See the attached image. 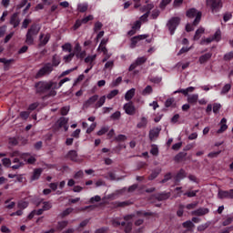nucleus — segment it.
<instances>
[{"label": "nucleus", "instance_id": "1a4fd4ad", "mask_svg": "<svg viewBox=\"0 0 233 233\" xmlns=\"http://www.w3.org/2000/svg\"><path fill=\"white\" fill-rule=\"evenodd\" d=\"M147 37H148V35H138L137 36H133L131 38L130 47L136 48V46L137 45V43H139V41H143V39H147Z\"/></svg>", "mask_w": 233, "mask_h": 233}, {"label": "nucleus", "instance_id": "2eb2a0df", "mask_svg": "<svg viewBox=\"0 0 233 233\" xmlns=\"http://www.w3.org/2000/svg\"><path fill=\"white\" fill-rule=\"evenodd\" d=\"M98 99H99L98 95L92 96L86 102H84L83 107L88 108L89 106H91V105H94Z\"/></svg>", "mask_w": 233, "mask_h": 233}, {"label": "nucleus", "instance_id": "774afa93", "mask_svg": "<svg viewBox=\"0 0 233 233\" xmlns=\"http://www.w3.org/2000/svg\"><path fill=\"white\" fill-rule=\"evenodd\" d=\"M132 222H127L125 226V232L126 233H130L132 232Z\"/></svg>", "mask_w": 233, "mask_h": 233}, {"label": "nucleus", "instance_id": "f03ea898", "mask_svg": "<svg viewBox=\"0 0 233 233\" xmlns=\"http://www.w3.org/2000/svg\"><path fill=\"white\" fill-rule=\"evenodd\" d=\"M186 15L188 17V19H194L193 25L198 26L199 23L201 22V16L203 15V13L201 11H198L196 8H190L186 12Z\"/></svg>", "mask_w": 233, "mask_h": 233}, {"label": "nucleus", "instance_id": "c9c22d12", "mask_svg": "<svg viewBox=\"0 0 233 233\" xmlns=\"http://www.w3.org/2000/svg\"><path fill=\"white\" fill-rule=\"evenodd\" d=\"M154 92L152 86H147L142 91V96H150Z\"/></svg>", "mask_w": 233, "mask_h": 233}, {"label": "nucleus", "instance_id": "864d4df0", "mask_svg": "<svg viewBox=\"0 0 233 233\" xmlns=\"http://www.w3.org/2000/svg\"><path fill=\"white\" fill-rule=\"evenodd\" d=\"M117 94H119V90L117 89H115V90H112L107 96V99H114V97H116V96H117Z\"/></svg>", "mask_w": 233, "mask_h": 233}, {"label": "nucleus", "instance_id": "39448f33", "mask_svg": "<svg viewBox=\"0 0 233 233\" xmlns=\"http://www.w3.org/2000/svg\"><path fill=\"white\" fill-rule=\"evenodd\" d=\"M55 130H61L64 128L65 132L68 131V118L61 116L54 126Z\"/></svg>", "mask_w": 233, "mask_h": 233}, {"label": "nucleus", "instance_id": "cd10ccee", "mask_svg": "<svg viewBox=\"0 0 233 233\" xmlns=\"http://www.w3.org/2000/svg\"><path fill=\"white\" fill-rule=\"evenodd\" d=\"M220 128L218 130V134H223L227 128H228V126H227V118H222L220 121Z\"/></svg>", "mask_w": 233, "mask_h": 233}, {"label": "nucleus", "instance_id": "69168bd1", "mask_svg": "<svg viewBox=\"0 0 233 233\" xmlns=\"http://www.w3.org/2000/svg\"><path fill=\"white\" fill-rule=\"evenodd\" d=\"M109 128L108 127H102L98 132H97V136H105V134H106V132H108Z\"/></svg>", "mask_w": 233, "mask_h": 233}, {"label": "nucleus", "instance_id": "dca6fc26", "mask_svg": "<svg viewBox=\"0 0 233 233\" xmlns=\"http://www.w3.org/2000/svg\"><path fill=\"white\" fill-rule=\"evenodd\" d=\"M59 65H61V57L57 55H54L52 56V60L50 62V66L51 67L54 68H57V66H59Z\"/></svg>", "mask_w": 233, "mask_h": 233}, {"label": "nucleus", "instance_id": "bf43d9fd", "mask_svg": "<svg viewBox=\"0 0 233 233\" xmlns=\"http://www.w3.org/2000/svg\"><path fill=\"white\" fill-rule=\"evenodd\" d=\"M198 202L196 201V202L187 204V206H185V208H187V210H194V208H196V207H198Z\"/></svg>", "mask_w": 233, "mask_h": 233}, {"label": "nucleus", "instance_id": "0eeeda50", "mask_svg": "<svg viewBox=\"0 0 233 233\" xmlns=\"http://www.w3.org/2000/svg\"><path fill=\"white\" fill-rule=\"evenodd\" d=\"M218 199H233V189H219L218 193Z\"/></svg>", "mask_w": 233, "mask_h": 233}, {"label": "nucleus", "instance_id": "f257e3e1", "mask_svg": "<svg viewBox=\"0 0 233 233\" xmlns=\"http://www.w3.org/2000/svg\"><path fill=\"white\" fill-rule=\"evenodd\" d=\"M52 86H54V82L39 81L35 85L36 94L43 96V94L48 93L46 97H54V96H57V92L52 89Z\"/></svg>", "mask_w": 233, "mask_h": 233}, {"label": "nucleus", "instance_id": "6e6552de", "mask_svg": "<svg viewBox=\"0 0 233 233\" xmlns=\"http://www.w3.org/2000/svg\"><path fill=\"white\" fill-rule=\"evenodd\" d=\"M126 114H127V116H134L136 114V106H134V103L129 102V103H126L123 106Z\"/></svg>", "mask_w": 233, "mask_h": 233}, {"label": "nucleus", "instance_id": "6e6d98bb", "mask_svg": "<svg viewBox=\"0 0 233 233\" xmlns=\"http://www.w3.org/2000/svg\"><path fill=\"white\" fill-rule=\"evenodd\" d=\"M223 59H224V61H232V59H233V51H230V52L225 54Z\"/></svg>", "mask_w": 233, "mask_h": 233}, {"label": "nucleus", "instance_id": "6ab92c4d", "mask_svg": "<svg viewBox=\"0 0 233 233\" xmlns=\"http://www.w3.org/2000/svg\"><path fill=\"white\" fill-rule=\"evenodd\" d=\"M40 31L41 27L37 24H33L27 30V34H31V35H37Z\"/></svg>", "mask_w": 233, "mask_h": 233}, {"label": "nucleus", "instance_id": "7c9ffc66", "mask_svg": "<svg viewBox=\"0 0 233 233\" xmlns=\"http://www.w3.org/2000/svg\"><path fill=\"white\" fill-rule=\"evenodd\" d=\"M40 203H43V208L42 209H44V211H46V210H50V208H52V204L50 203V201H43V199L41 201H39L37 204H36V207H39Z\"/></svg>", "mask_w": 233, "mask_h": 233}, {"label": "nucleus", "instance_id": "c03bdc74", "mask_svg": "<svg viewBox=\"0 0 233 233\" xmlns=\"http://www.w3.org/2000/svg\"><path fill=\"white\" fill-rule=\"evenodd\" d=\"M74 57H76V53L71 52L67 56H64V61L65 63H70V61H72Z\"/></svg>", "mask_w": 233, "mask_h": 233}, {"label": "nucleus", "instance_id": "a18cd8bd", "mask_svg": "<svg viewBox=\"0 0 233 233\" xmlns=\"http://www.w3.org/2000/svg\"><path fill=\"white\" fill-rule=\"evenodd\" d=\"M110 119H112L113 121H119V119H121V112L116 111V112L113 113L110 116Z\"/></svg>", "mask_w": 233, "mask_h": 233}, {"label": "nucleus", "instance_id": "680f3d73", "mask_svg": "<svg viewBox=\"0 0 233 233\" xmlns=\"http://www.w3.org/2000/svg\"><path fill=\"white\" fill-rule=\"evenodd\" d=\"M20 117L25 120L28 119V117H30V112L28 111L20 112Z\"/></svg>", "mask_w": 233, "mask_h": 233}, {"label": "nucleus", "instance_id": "052dcab7", "mask_svg": "<svg viewBox=\"0 0 233 233\" xmlns=\"http://www.w3.org/2000/svg\"><path fill=\"white\" fill-rule=\"evenodd\" d=\"M68 112H70V107H68V106H63V107L60 109V114H61V116H67V115H68Z\"/></svg>", "mask_w": 233, "mask_h": 233}, {"label": "nucleus", "instance_id": "5fc2aeb1", "mask_svg": "<svg viewBox=\"0 0 233 233\" xmlns=\"http://www.w3.org/2000/svg\"><path fill=\"white\" fill-rule=\"evenodd\" d=\"M76 59H85L86 57V51H81L80 53H75Z\"/></svg>", "mask_w": 233, "mask_h": 233}, {"label": "nucleus", "instance_id": "aec40b11", "mask_svg": "<svg viewBox=\"0 0 233 233\" xmlns=\"http://www.w3.org/2000/svg\"><path fill=\"white\" fill-rule=\"evenodd\" d=\"M77 151L76 150H69L66 156L67 159H70V161H73L74 163H77Z\"/></svg>", "mask_w": 233, "mask_h": 233}, {"label": "nucleus", "instance_id": "4468645a", "mask_svg": "<svg viewBox=\"0 0 233 233\" xmlns=\"http://www.w3.org/2000/svg\"><path fill=\"white\" fill-rule=\"evenodd\" d=\"M0 63H3L5 72H8V70H10V66L12 65V63H15V59L14 58L6 59L4 57V58H0Z\"/></svg>", "mask_w": 233, "mask_h": 233}, {"label": "nucleus", "instance_id": "79ce46f5", "mask_svg": "<svg viewBox=\"0 0 233 233\" xmlns=\"http://www.w3.org/2000/svg\"><path fill=\"white\" fill-rule=\"evenodd\" d=\"M135 63L137 66H141V65H145V63H147V56L137 57Z\"/></svg>", "mask_w": 233, "mask_h": 233}, {"label": "nucleus", "instance_id": "de8ad7c7", "mask_svg": "<svg viewBox=\"0 0 233 233\" xmlns=\"http://www.w3.org/2000/svg\"><path fill=\"white\" fill-rule=\"evenodd\" d=\"M122 81H123V77L118 76L116 80H114L111 83V87L115 88V86H119V85H121Z\"/></svg>", "mask_w": 233, "mask_h": 233}, {"label": "nucleus", "instance_id": "49530a36", "mask_svg": "<svg viewBox=\"0 0 233 233\" xmlns=\"http://www.w3.org/2000/svg\"><path fill=\"white\" fill-rule=\"evenodd\" d=\"M72 212H74V208H67L66 210H64L60 216L61 218H66V216H70V214H72Z\"/></svg>", "mask_w": 233, "mask_h": 233}, {"label": "nucleus", "instance_id": "4d7b16f0", "mask_svg": "<svg viewBox=\"0 0 233 233\" xmlns=\"http://www.w3.org/2000/svg\"><path fill=\"white\" fill-rule=\"evenodd\" d=\"M96 57H97L96 55L88 56L85 58V63H94L96 61Z\"/></svg>", "mask_w": 233, "mask_h": 233}, {"label": "nucleus", "instance_id": "b1692460", "mask_svg": "<svg viewBox=\"0 0 233 233\" xmlns=\"http://www.w3.org/2000/svg\"><path fill=\"white\" fill-rule=\"evenodd\" d=\"M39 39H40V46H46V45L48 44V41H50V34L46 35V36L44 34H41L39 36Z\"/></svg>", "mask_w": 233, "mask_h": 233}, {"label": "nucleus", "instance_id": "f8f14e48", "mask_svg": "<svg viewBox=\"0 0 233 233\" xmlns=\"http://www.w3.org/2000/svg\"><path fill=\"white\" fill-rule=\"evenodd\" d=\"M161 133V127H154L149 131V139L150 141H156L157 137H159V134Z\"/></svg>", "mask_w": 233, "mask_h": 233}, {"label": "nucleus", "instance_id": "e433bc0d", "mask_svg": "<svg viewBox=\"0 0 233 233\" xmlns=\"http://www.w3.org/2000/svg\"><path fill=\"white\" fill-rule=\"evenodd\" d=\"M148 124V120L147 117L143 116L140 120V122L137 125V128H145L147 125Z\"/></svg>", "mask_w": 233, "mask_h": 233}, {"label": "nucleus", "instance_id": "9b49d317", "mask_svg": "<svg viewBox=\"0 0 233 233\" xmlns=\"http://www.w3.org/2000/svg\"><path fill=\"white\" fill-rule=\"evenodd\" d=\"M20 24L21 19H19V13H14L10 18V25H12L14 28H17Z\"/></svg>", "mask_w": 233, "mask_h": 233}, {"label": "nucleus", "instance_id": "a211bd4d", "mask_svg": "<svg viewBox=\"0 0 233 233\" xmlns=\"http://www.w3.org/2000/svg\"><path fill=\"white\" fill-rule=\"evenodd\" d=\"M185 177H187V171L181 168L174 177L175 183H179V181H181V179H185Z\"/></svg>", "mask_w": 233, "mask_h": 233}, {"label": "nucleus", "instance_id": "338daca9", "mask_svg": "<svg viewBox=\"0 0 233 233\" xmlns=\"http://www.w3.org/2000/svg\"><path fill=\"white\" fill-rule=\"evenodd\" d=\"M221 110V104L215 103L213 105V112L214 114H218Z\"/></svg>", "mask_w": 233, "mask_h": 233}, {"label": "nucleus", "instance_id": "72a5a7b5", "mask_svg": "<svg viewBox=\"0 0 233 233\" xmlns=\"http://www.w3.org/2000/svg\"><path fill=\"white\" fill-rule=\"evenodd\" d=\"M25 43L26 45H29V46L34 45V35H31L30 33H26Z\"/></svg>", "mask_w": 233, "mask_h": 233}, {"label": "nucleus", "instance_id": "09e8293b", "mask_svg": "<svg viewBox=\"0 0 233 233\" xmlns=\"http://www.w3.org/2000/svg\"><path fill=\"white\" fill-rule=\"evenodd\" d=\"M62 50L64 52H69L72 53V44L70 43H66L62 46Z\"/></svg>", "mask_w": 233, "mask_h": 233}, {"label": "nucleus", "instance_id": "58836bf2", "mask_svg": "<svg viewBox=\"0 0 233 233\" xmlns=\"http://www.w3.org/2000/svg\"><path fill=\"white\" fill-rule=\"evenodd\" d=\"M183 214H185V205L179 204L178 209L177 211V218H183Z\"/></svg>", "mask_w": 233, "mask_h": 233}, {"label": "nucleus", "instance_id": "9d476101", "mask_svg": "<svg viewBox=\"0 0 233 233\" xmlns=\"http://www.w3.org/2000/svg\"><path fill=\"white\" fill-rule=\"evenodd\" d=\"M183 228H186L182 233H193L194 232V223L191 220H187L182 224Z\"/></svg>", "mask_w": 233, "mask_h": 233}, {"label": "nucleus", "instance_id": "423d86ee", "mask_svg": "<svg viewBox=\"0 0 233 233\" xmlns=\"http://www.w3.org/2000/svg\"><path fill=\"white\" fill-rule=\"evenodd\" d=\"M208 6H210L211 11L219 12V8H223V2L221 0H207Z\"/></svg>", "mask_w": 233, "mask_h": 233}, {"label": "nucleus", "instance_id": "f704fd0d", "mask_svg": "<svg viewBox=\"0 0 233 233\" xmlns=\"http://www.w3.org/2000/svg\"><path fill=\"white\" fill-rule=\"evenodd\" d=\"M106 101V96H101L98 101L96 103V108H101V106H103V105H105Z\"/></svg>", "mask_w": 233, "mask_h": 233}, {"label": "nucleus", "instance_id": "13d9d810", "mask_svg": "<svg viewBox=\"0 0 233 233\" xmlns=\"http://www.w3.org/2000/svg\"><path fill=\"white\" fill-rule=\"evenodd\" d=\"M230 19H232V13H230V12L225 13L223 15L224 23H228V21H230Z\"/></svg>", "mask_w": 233, "mask_h": 233}, {"label": "nucleus", "instance_id": "7ed1b4c3", "mask_svg": "<svg viewBox=\"0 0 233 233\" xmlns=\"http://www.w3.org/2000/svg\"><path fill=\"white\" fill-rule=\"evenodd\" d=\"M181 23V18L179 16L171 17L167 24V26L170 32V35H174L176 34V30L179 26Z\"/></svg>", "mask_w": 233, "mask_h": 233}, {"label": "nucleus", "instance_id": "c85d7f7f", "mask_svg": "<svg viewBox=\"0 0 233 233\" xmlns=\"http://www.w3.org/2000/svg\"><path fill=\"white\" fill-rule=\"evenodd\" d=\"M66 227H68L67 220L58 221L56 226V230H58V232H61L64 228H66Z\"/></svg>", "mask_w": 233, "mask_h": 233}, {"label": "nucleus", "instance_id": "20e7f679", "mask_svg": "<svg viewBox=\"0 0 233 233\" xmlns=\"http://www.w3.org/2000/svg\"><path fill=\"white\" fill-rule=\"evenodd\" d=\"M51 72H54V68H52L50 62H47L38 70L35 75V78L39 79L41 77H45V76H50Z\"/></svg>", "mask_w": 233, "mask_h": 233}, {"label": "nucleus", "instance_id": "ddd939ff", "mask_svg": "<svg viewBox=\"0 0 233 233\" xmlns=\"http://www.w3.org/2000/svg\"><path fill=\"white\" fill-rule=\"evenodd\" d=\"M208 212H210V209H208V208H199L196 210H193L191 212V216H198V217L207 216Z\"/></svg>", "mask_w": 233, "mask_h": 233}, {"label": "nucleus", "instance_id": "4be33fe9", "mask_svg": "<svg viewBox=\"0 0 233 233\" xmlns=\"http://www.w3.org/2000/svg\"><path fill=\"white\" fill-rule=\"evenodd\" d=\"M211 57H212V53H206L199 56L198 62L200 63V65H205V63H207V61L211 59Z\"/></svg>", "mask_w": 233, "mask_h": 233}, {"label": "nucleus", "instance_id": "473e14b6", "mask_svg": "<svg viewBox=\"0 0 233 233\" xmlns=\"http://www.w3.org/2000/svg\"><path fill=\"white\" fill-rule=\"evenodd\" d=\"M159 174H161V169L153 170L152 173L148 177L149 181H153V179H156V177H157V176H159Z\"/></svg>", "mask_w": 233, "mask_h": 233}, {"label": "nucleus", "instance_id": "a19ab883", "mask_svg": "<svg viewBox=\"0 0 233 233\" xmlns=\"http://www.w3.org/2000/svg\"><path fill=\"white\" fill-rule=\"evenodd\" d=\"M205 33V29L203 27L198 28L194 35V41H198L199 37H201V34Z\"/></svg>", "mask_w": 233, "mask_h": 233}, {"label": "nucleus", "instance_id": "412c9836", "mask_svg": "<svg viewBox=\"0 0 233 233\" xmlns=\"http://www.w3.org/2000/svg\"><path fill=\"white\" fill-rule=\"evenodd\" d=\"M41 174H43V168L34 169L33 175L31 177V181H37V179L41 177Z\"/></svg>", "mask_w": 233, "mask_h": 233}, {"label": "nucleus", "instance_id": "37998d69", "mask_svg": "<svg viewBox=\"0 0 233 233\" xmlns=\"http://www.w3.org/2000/svg\"><path fill=\"white\" fill-rule=\"evenodd\" d=\"M137 216L139 218H148V216H154V213L147 211H137Z\"/></svg>", "mask_w": 233, "mask_h": 233}, {"label": "nucleus", "instance_id": "4c0bfd02", "mask_svg": "<svg viewBox=\"0 0 233 233\" xmlns=\"http://www.w3.org/2000/svg\"><path fill=\"white\" fill-rule=\"evenodd\" d=\"M77 10L81 14H85V12H86V10H88V4H79L77 5Z\"/></svg>", "mask_w": 233, "mask_h": 233}, {"label": "nucleus", "instance_id": "393cba45", "mask_svg": "<svg viewBox=\"0 0 233 233\" xmlns=\"http://www.w3.org/2000/svg\"><path fill=\"white\" fill-rule=\"evenodd\" d=\"M198 100H199L198 94H193L187 96V103L189 105H196V103H198Z\"/></svg>", "mask_w": 233, "mask_h": 233}, {"label": "nucleus", "instance_id": "8fccbe9b", "mask_svg": "<svg viewBox=\"0 0 233 233\" xmlns=\"http://www.w3.org/2000/svg\"><path fill=\"white\" fill-rule=\"evenodd\" d=\"M154 8V4H147L142 7V12H148L150 14V11Z\"/></svg>", "mask_w": 233, "mask_h": 233}, {"label": "nucleus", "instance_id": "ea45409f", "mask_svg": "<svg viewBox=\"0 0 233 233\" xmlns=\"http://www.w3.org/2000/svg\"><path fill=\"white\" fill-rule=\"evenodd\" d=\"M230 88H232V85L230 84H226L220 92L221 96H225V94H228L230 92Z\"/></svg>", "mask_w": 233, "mask_h": 233}, {"label": "nucleus", "instance_id": "603ef678", "mask_svg": "<svg viewBox=\"0 0 233 233\" xmlns=\"http://www.w3.org/2000/svg\"><path fill=\"white\" fill-rule=\"evenodd\" d=\"M150 154H152V156H159V148L157 145H152Z\"/></svg>", "mask_w": 233, "mask_h": 233}, {"label": "nucleus", "instance_id": "3c124183", "mask_svg": "<svg viewBox=\"0 0 233 233\" xmlns=\"http://www.w3.org/2000/svg\"><path fill=\"white\" fill-rule=\"evenodd\" d=\"M160 14H161V11H159V9H154L151 13L150 18L157 19V17H159Z\"/></svg>", "mask_w": 233, "mask_h": 233}, {"label": "nucleus", "instance_id": "c756f323", "mask_svg": "<svg viewBox=\"0 0 233 233\" xmlns=\"http://www.w3.org/2000/svg\"><path fill=\"white\" fill-rule=\"evenodd\" d=\"M136 96V88H131L125 95L126 101H130Z\"/></svg>", "mask_w": 233, "mask_h": 233}, {"label": "nucleus", "instance_id": "e2e57ef3", "mask_svg": "<svg viewBox=\"0 0 233 233\" xmlns=\"http://www.w3.org/2000/svg\"><path fill=\"white\" fill-rule=\"evenodd\" d=\"M172 179V173L168 172L164 176V178L161 180V183H167V181H170Z\"/></svg>", "mask_w": 233, "mask_h": 233}, {"label": "nucleus", "instance_id": "0e129e2a", "mask_svg": "<svg viewBox=\"0 0 233 233\" xmlns=\"http://www.w3.org/2000/svg\"><path fill=\"white\" fill-rule=\"evenodd\" d=\"M103 28V24L101 22L95 23L94 32H99Z\"/></svg>", "mask_w": 233, "mask_h": 233}, {"label": "nucleus", "instance_id": "a878e982", "mask_svg": "<svg viewBox=\"0 0 233 233\" xmlns=\"http://www.w3.org/2000/svg\"><path fill=\"white\" fill-rule=\"evenodd\" d=\"M187 158V152H179L174 157L177 163H181V161H186Z\"/></svg>", "mask_w": 233, "mask_h": 233}, {"label": "nucleus", "instance_id": "2f4dec72", "mask_svg": "<svg viewBox=\"0 0 233 233\" xmlns=\"http://www.w3.org/2000/svg\"><path fill=\"white\" fill-rule=\"evenodd\" d=\"M213 41H217V43H219L221 41V29H218L215 34L211 36Z\"/></svg>", "mask_w": 233, "mask_h": 233}, {"label": "nucleus", "instance_id": "5701e85b", "mask_svg": "<svg viewBox=\"0 0 233 233\" xmlns=\"http://www.w3.org/2000/svg\"><path fill=\"white\" fill-rule=\"evenodd\" d=\"M13 163L17 164V165H13L11 167L13 170H19V168H21L22 167H25V162L20 161L19 158L17 157L13 159Z\"/></svg>", "mask_w": 233, "mask_h": 233}, {"label": "nucleus", "instance_id": "f3484780", "mask_svg": "<svg viewBox=\"0 0 233 233\" xmlns=\"http://www.w3.org/2000/svg\"><path fill=\"white\" fill-rule=\"evenodd\" d=\"M114 208H125V207H130L132 205V202L127 200L123 202L116 201L112 203Z\"/></svg>", "mask_w": 233, "mask_h": 233}, {"label": "nucleus", "instance_id": "bb28decb", "mask_svg": "<svg viewBox=\"0 0 233 233\" xmlns=\"http://www.w3.org/2000/svg\"><path fill=\"white\" fill-rule=\"evenodd\" d=\"M170 198V193L163 192L156 195V199L157 201H166V199H168Z\"/></svg>", "mask_w": 233, "mask_h": 233}]
</instances>
